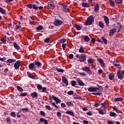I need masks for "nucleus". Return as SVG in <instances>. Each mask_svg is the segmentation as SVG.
<instances>
[{
	"label": "nucleus",
	"mask_w": 124,
	"mask_h": 124,
	"mask_svg": "<svg viewBox=\"0 0 124 124\" xmlns=\"http://www.w3.org/2000/svg\"><path fill=\"white\" fill-rule=\"evenodd\" d=\"M108 124H115V123H114V122H112V121H108Z\"/></svg>",
	"instance_id": "nucleus-64"
},
{
	"label": "nucleus",
	"mask_w": 124,
	"mask_h": 124,
	"mask_svg": "<svg viewBox=\"0 0 124 124\" xmlns=\"http://www.w3.org/2000/svg\"><path fill=\"white\" fill-rule=\"evenodd\" d=\"M26 6L28 8H30V9H31V8H32V5H31V4H27L26 5Z\"/></svg>",
	"instance_id": "nucleus-42"
},
{
	"label": "nucleus",
	"mask_w": 124,
	"mask_h": 124,
	"mask_svg": "<svg viewBox=\"0 0 124 124\" xmlns=\"http://www.w3.org/2000/svg\"><path fill=\"white\" fill-rule=\"evenodd\" d=\"M62 24V22L61 20H58V19H55L54 21V25L55 26H60Z\"/></svg>",
	"instance_id": "nucleus-5"
},
{
	"label": "nucleus",
	"mask_w": 124,
	"mask_h": 124,
	"mask_svg": "<svg viewBox=\"0 0 124 124\" xmlns=\"http://www.w3.org/2000/svg\"><path fill=\"white\" fill-rule=\"evenodd\" d=\"M99 26L100 28H101V29H103V28H104V24L102 21L99 22Z\"/></svg>",
	"instance_id": "nucleus-22"
},
{
	"label": "nucleus",
	"mask_w": 124,
	"mask_h": 124,
	"mask_svg": "<svg viewBox=\"0 0 124 124\" xmlns=\"http://www.w3.org/2000/svg\"><path fill=\"white\" fill-rule=\"evenodd\" d=\"M87 60V56L85 54H81L79 56V62H84Z\"/></svg>",
	"instance_id": "nucleus-2"
},
{
	"label": "nucleus",
	"mask_w": 124,
	"mask_h": 124,
	"mask_svg": "<svg viewBox=\"0 0 124 124\" xmlns=\"http://www.w3.org/2000/svg\"><path fill=\"white\" fill-rule=\"evenodd\" d=\"M115 78V75L113 73H110L108 75V78L111 81L113 80Z\"/></svg>",
	"instance_id": "nucleus-11"
},
{
	"label": "nucleus",
	"mask_w": 124,
	"mask_h": 124,
	"mask_svg": "<svg viewBox=\"0 0 124 124\" xmlns=\"http://www.w3.org/2000/svg\"><path fill=\"white\" fill-rule=\"evenodd\" d=\"M116 31H117V29H113L111 30L109 32V36H112V35H114V34H115V33L116 32Z\"/></svg>",
	"instance_id": "nucleus-7"
},
{
	"label": "nucleus",
	"mask_w": 124,
	"mask_h": 124,
	"mask_svg": "<svg viewBox=\"0 0 124 124\" xmlns=\"http://www.w3.org/2000/svg\"><path fill=\"white\" fill-rule=\"evenodd\" d=\"M66 46V44H62V47L63 51L65 50V46Z\"/></svg>",
	"instance_id": "nucleus-49"
},
{
	"label": "nucleus",
	"mask_w": 124,
	"mask_h": 124,
	"mask_svg": "<svg viewBox=\"0 0 124 124\" xmlns=\"http://www.w3.org/2000/svg\"><path fill=\"white\" fill-rule=\"evenodd\" d=\"M52 104L53 106H54V107H55V108H56V109H59V107H58V106L56 105V103H52Z\"/></svg>",
	"instance_id": "nucleus-55"
},
{
	"label": "nucleus",
	"mask_w": 124,
	"mask_h": 124,
	"mask_svg": "<svg viewBox=\"0 0 124 124\" xmlns=\"http://www.w3.org/2000/svg\"><path fill=\"white\" fill-rule=\"evenodd\" d=\"M16 62V60L14 59H9L7 61V63H12V62Z\"/></svg>",
	"instance_id": "nucleus-14"
},
{
	"label": "nucleus",
	"mask_w": 124,
	"mask_h": 124,
	"mask_svg": "<svg viewBox=\"0 0 124 124\" xmlns=\"http://www.w3.org/2000/svg\"><path fill=\"white\" fill-rule=\"evenodd\" d=\"M26 95H28V93H21L20 94V96H26Z\"/></svg>",
	"instance_id": "nucleus-46"
},
{
	"label": "nucleus",
	"mask_w": 124,
	"mask_h": 124,
	"mask_svg": "<svg viewBox=\"0 0 124 124\" xmlns=\"http://www.w3.org/2000/svg\"><path fill=\"white\" fill-rule=\"evenodd\" d=\"M16 89L19 92H21V93L24 91V89H22V88L19 86H16Z\"/></svg>",
	"instance_id": "nucleus-28"
},
{
	"label": "nucleus",
	"mask_w": 124,
	"mask_h": 124,
	"mask_svg": "<svg viewBox=\"0 0 124 124\" xmlns=\"http://www.w3.org/2000/svg\"><path fill=\"white\" fill-rule=\"evenodd\" d=\"M16 31H21L22 30V27L20 26L16 25Z\"/></svg>",
	"instance_id": "nucleus-34"
},
{
	"label": "nucleus",
	"mask_w": 124,
	"mask_h": 124,
	"mask_svg": "<svg viewBox=\"0 0 124 124\" xmlns=\"http://www.w3.org/2000/svg\"><path fill=\"white\" fill-rule=\"evenodd\" d=\"M84 41H85L86 42H89V41H90V38L89 37V36L86 35L84 37Z\"/></svg>",
	"instance_id": "nucleus-23"
},
{
	"label": "nucleus",
	"mask_w": 124,
	"mask_h": 124,
	"mask_svg": "<svg viewBox=\"0 0 124 124\" xmlns=\"http://www.w3.org/2000/svg\"><path fill=\"white\" fill-rule=\"evenodd\" d=\"M84 47H83V46H81L79 49V53H84Z\"/></svg>",
	"instance_id": "nucleus-37"
},
{
	"label": "nucleus",
	"mask_w": 124,
	"mask_h": 124,
	"mask_svg": "<svg viewBox=\"0 0 124 124\" xmlns=\"http://www.w3.org/2000/svg\"><path fill=\"white\" fill-rule=\"evenodd\" d=\"M13 44L15 49H16V50H20V46H18V45L17 44V43H16V42H14Z\"/></svg>",
	"instance_id": "nucleus-15"
},
{
	"label": "nucleus",
	"mask_w": 124,
	"mask_h": 124,
	"mask_svg": "<svg viewBox=\"0 0 124 124\" xmlns=\"http://www.w3.org/2000/svg\"><path fill=\"white\" fill-rule=\"evenodd\" d=\"M113 64L116 67H117V66H118L120 64V62L117 61V62H113Z\"/></svg>",
	"instance_id": "nucleus-33"
},
{
	"label": "nucleus",
	"mask_w": 124,
	"mask_h": 124,
	"mask_svg": "<svg viewBox=\"0 0 124 124\" xmlns=\"http://www.w3.org/2000/svg\"><path fill=\"white\" fill-rule=\"evenodd\" d=\"M116 115L117 114L115 112H111L109 114V116H110V117H116Z\"/></svg>",
	"instance_id": "nucleus-35"
},
{
	"label": "nucleus",
	"mask_w": 124,
	"mask_h": 124,
	"mask_svg": "<svg viewBox=\"0 0 124 124\" xmlns=\"http://www.w3.org/2000/svg\"><path fill=\"white\" fill-rule=\"evenodd\" d=\"M59 41L61 43H64V42H66V40L65 39H62Z\"/></svg>",
	"instance_id": "nucleus-41"
},
{
	"label": "nucleus",
	"mask_w": 124,
	"mask_h": 124,
	"mask_svg": "<svg viewBox=\"0 0 124 124\" xmlns=\"http://www.w3.org/2000/svg\"><path fill=\"white\" fill-rule=\"evenodd\" d=\"M66 113L68 114V115H70V116H72V117H74V113L73 111H67L66 112Z\"/></svg>",
	"instance_id": "nucleus-21"
},
{
	"label": "nucleus",
	"mask_w": 124,
	"mask_h": 124,
	"mask_svg": "<svg viewBox=\"0 0 124 124\" xmlns=\"http://www.w3.org/2000/svg\"><path fill=\"white\" fill-rule=\"evenodd\" d=\"M37 31H42L43 30V27L42 26H39L36 28Z\"/></svg>",
	"instance_id": "nucleus-29"
},
{
	"label": "nucleus",
	"mask_w": 124,
	"mask_h": 124,
	"mask_svg": "<svg viewBox=\"0 0 124 124\" xmlns=\"http://www.w3.org/2000/svg\"><path fill=\"white\" fill-rule=\"evenodd\" d=\"M21 110L22 111H26V112H28L29 111V108H22Z\"/></svg>",
	"instance_id": "nucleus-54"
},
{
	"label": "nucleus",
	"mask_w": 124,
	"mask_h": 124,
	"mask_svg": "<svg viewBox=\"0 0 124 124\" xmlns=\"http://www.w3.org/2000/svg\"><path fill=\"white\" fill-rule=\"evenodd\" d=\"M46 120L44 119V118H41L40 119V121L39 122V124H40V123H42V124H43V123H45V121H46Z\"/></svg>",
	"instance_id": "nucleus-31"
},
{
	"label": "nucleus",
	"mask_w": 124,
	"mask_h": 124,
	"mask_svg": "<svg viewBox=\"0 0 124 124\" xmlns=\"http://www.w3.org/2000/svg\"><path fill=\"white\" fill-rule=\"evenodd\" d=\"M11 115L12 117H14V118H15V117H16V113H15V112H12L11 113Z\"/></svg>",
	"instance_id": "nucleus-48"
},
{
	"label": "nucleus",
	"mask_w": 124,
	"mask_h": 124,
	"mask_svg": "<svg viewBox=\"0 0 124 124\" xmlns=\"http://www.w3.org/2000/svg\"><path fill=\"white\" fill-rule=\"evenodd\" d=\"M57 116L58 117H62V113L60 112H57Z\"/></svg>",
	"instance_id": "nucleus-57"
},
{
	"label": "nucleus",
	"mask_w": 124,
	"mask_h": 124,
	"mask_svg": "<svg viewBox=\"0 0 124 124\" xmlns=\"http://www.w3.org/2000/svg\"><path fill=\"white\" fill-rule=\"evenodd\" d=\"M62 11H64V12H68V11H69V9L67 8V7L64 8L62 9Z\"/></svg>",
	"instance_id": "nucleus-40"
},
{
	"label": "nucleus",
	"mask_w": 124,
	"mask_h": 124,
	"mask_svg": "<svg viewBox=\"0 0 124 124\" xmlns=\"http://www.w3.org/2000/svg\"><path fill=\"white\" fill-rule=\"evenodd\" d=\"M29 67L30 69H35V68H34V63H33L30 64Z\"/></svg>",
	"instance_id": "nucleus-19"
},
{
	"label": "nucleus",
	"mask_w": 124,
	"mask_h": 124,
	"mask_svg": "<svg viewBox=\"0 0 124 124\" xmlns=\"http://www.w3.org/2000/svg\"><path fill=\"white\" fill-rule=\"evenodd\" d=\"M45 42H46V43H49L50 42V38H46L45 39Z\"/></svg>",
	"instance_id": "nucleus-43"
},
{
	"label": "nucleus",
	"mask_w": 124,
	"mask_h": 124,
	"mask_svg": "<svg viewBox=\"0 0 124 124\" xmlns=\"http://www.w3.org/2000/svg\"><path fill=\"white\" fill-rule=\"evenodd\" d=\"M78 83L79 86H85V83L81 80H78Z\"/></svg>",
	"instance_id": "nucleus-20"
},
{
	"label": "nucleus",
	"mask_w": 124,
	"mask_h": 124,
	"mask_svg": "<svg viewBox=\"0 0 124 124\" xmlns=\"http://www.w3.org/2000/svg\"><path fill=\"white\" fill-rule=\"evenodd\" d=\"M52 98L54 99V100L56 102L57 104H58V103H61V100H60V99H59V98H58V97H57L56 96H54L53 95H52V96H49L50 100H51Z\"/></svg>",
	"instance_id": "nucleus-3"
},
{
	"label": "nucleus",
	"mask_w": 124,
	"mask_h": 124,
	"mask_svg": "<svg viewBox=\"0 0 124 124\" xmlns=\"http://www.w3.org/2000/svg\"><path fill=\"white\" fill-rule=\"evenodd\" d=\"M68 94H69V95H71L72 94H73L74 93V92L72 91H70L67 92Z\"/></svg>",
	"instance_id": "nucleus-47"
},
{
	"label": "nucleus",
	"mask_w": 124,
	"mask_h": 124,
	"mask_svg": "<svg viewBox=\"0 0 124 124\" xmlns=\"http://www.w3.org/2000/svg\"><path fill=\"white\" fill-rule=\"evenodd\" d=\"M40 114H41V115H42V116H44V117H45V112L43 111H41L40 112Z\"/></svg>",
	"instance_id": "nucleus-53"
},
{
	"label": "nucleus",
	"mask_w": 124,
	"mask_h": 124,
	"mask_svg": "<svg viewBox=\"0 0 124 124\" xmlns=\"http://www.w3.org/2000/svg\"><path fill=\"white\" fill-rule=\"evenodd\" d=\"M88 62L89 63H93V60L90 59L88 61Z\"/></svg>",
	"instance_id": "nucleus-56"
},
{
	"label": "nucleus",
	"mask_w": 124,
	"mask_h": 124,
	"mask_svg": "<svg viewBox=\"0 0 124 124\" xmlns=\"http://www.w3.org/2000/svg\"><path fill=\"white\" fill-rule=\"evenodd\" d=\"M97 61H98V62H99L100 63H101V62H103V60H102L101 59H98Z\"/></svg>",
	"instance_id": "nucleus-58"
},
{
	"label": "nucleus",
	"mask_w": 124,
	"mask_h": 124,
	"mask_svg": "<svg viewBox=\"0 0 124 124\" xmlns=\"http://www.w3.org/2000/svg\"><path fill=\"white\" fill-rule=\"evenodd\" d=\"M82 70L84 71H86V72H88V74H92V71H91V69H90V67H82Z\"/></svg>",
	"instance_id": "nucleus-4"
},
{
	"label": "nucleus",
	"mask_w": 124,
	"mask_h": 124,
	"mask_svg": "<svg viewBox=\"0 0 124 124\" xmlns=\"http://www.w3.org/2000/svg\"><path fill=\"white\" fill-rule=\"evenodd\" d=\"M71 85L73 87H75L76 86V81L73 80L71 81Z\"/></svg>",
	"instance_id": "nucleus-38"
},
{
	"label": "nucleus",
	"mask_w": 124,
	"mask_h": 124,
	"mask_svg": "<svg viewBox=\"0 0 124 124\" xmlns=\"http://www.w3.org/2000/svg\"><path fill=\"white\" fill-rule=\"evenodd\" d=\"M32 8L35 10H37L38 9V7H37V6L34 4L32 5Z\"/></svg>",
	"instance_id": "nucleus-30"
},
{
	"label": "nucleus",
	"mask_w": 124,
	"mask_h": 124,
	"mask_svg": "<svg viewBox=\"0 0 124 124\" xmlns=\"http://www.w3.org/2000/svg\"><path fill=\"white\" fill-rule=\"evenodd\" d=\"M27 75L29 76V77H30V78H31L32 77V76H31V73L28 72H27Z\"/></svg>",
	"instance_id": "nucleus-61"
},
{
	"label": "nucleus",
	"mask_w": 124,
	"mask_h": 124,
	"mask_svg": "<svg viewBox=\"0 0 124 124\" xmlns=\"http://www.w3.org/2000/svg\"><path fill=\"white\" fill-rule=\"evenodd\" d=\"M37 88L38 90H41L42 89V86H41V85L37 84Z\"/></svg>",
	"instance_id": "nucleus-45"
},
{
	"label": "nucleus",
	"mask_w": 124,
	"mask_h": 124,
	"mask_svg": "<svg viewBox=\"0 0 124 124\" xmlns=\"http://www.w3.org/2000/svg\"><path fill=\"white\" fill-rule=\"evenodd\" d=\"M1 41H2V42L3 43H6V39H3V38H2V39H1Z\"/></svg>",
	"instance_id": "nucleus-60"
},
{
	"label": "nucleus",
	"mask_w": 124,
	"mask_h": 124,
	"mask_svg": "<svg viewBox=\"0 0 124 124\" xmlns=\"http://www.w3.org/2000/svg\"><path fill=\"white\" fill-rule=\"evenodd\" d=\"M83 7H90V4L86 2H83L82 4Z\"/></svg>",
	"instance_id": "nucleus-16"
},
{
	"label": "nucleus",
	"mask_w": 124,
	"mask_h": 124,
	"mask_svg": "<svg viewBox=\"0 0 124 124\" xmlns=\"http://www.w3.org/2000/svg\"><path fill=\"white\" fill-rule=\"evenodd\" d=\"M99 9V6H98V4H96L94 7V11L95 12H98V10Z\"/></svg>",
	"instance_id": "nucleus-18"
},
{
	"label": "nucleus",
	"mask_w": 124,
	"mask_h": 124,
	"mask_svg": "<svg viewBox=\"0 0 124 124\" xmlns=\"http://www.w3.org/2000/svg\"><path fill=\"white\" fill-rule=\"evenodd\" d=\"M46 109H47V110H51V108L50 106H47V105L46 106Z\"/></svg>",
	"instance_id": "nucleus-50"
},
{
	"label": "nucleus",
	"mask_w": 124,
	"mask_h": 124,
	"mask_svg": "<svg viewBox=\"0 0 124 124\" xmlns=\"http://www.w3.org/2000/svg\"><path fill=\"white\" fill-rule=\"evenodd\" d=\"M6 122L8 124H11V120H10V118H7L6 119Z\"/></svg>",
	"instance_id": "nucleus-44"
},
{
	"label": "nucleus",
	"mask_w": 124,
	"mask_h": 124,
	"mask_svg": "<svg viewBox=\"0 0 124 124\" xmlns=\"http://www.w3.org/2000/svg\"><path fill=\"white\" fill-rule=\"evenodd\" d=\"M97 90H98V88L94 87H90L88 88V91L90 92V93L93 92H96Z\"/></svg>",
	"instance_id": "nucleus-10"
},
{
	"label": "nucleus",
	"mask_w": 124,
	"mask_h": 124,
	"mask_svg": "<svg viewBox=\"0 0 124 124\" xmlns=\"http://www.w3.org/2000/svg\"><path fill=\"white\" fill-rule=\"evenodd\" d=\"M115 1L116 3H122V0H115Z\"/></svg>",
	"instance_id": "nucleus-51"
},
{
	"label": "nucleus",
	"mask_w": 124,
	"mask_h": 124,
	"mask_svg": "<svg viewBox=\"0 0 124 124\" xmlns=\"http://www.w3.org/2000/svg\"><path fill=\"white\" fill-rule=\"evenodd\" d=\"M93 22H94L93 17L90 16L86 20L85 25L86 26H90L93 24Z\"/></svg>",
	"instance_id": "nucleus-1"
},
{
	"label": "nucleus",
	"mask_w": 124,
	"mask_h": 124,
	"mask_svg": "<svg viewBox=\"0 0 124 124\" xmlns=\"http://www.w3.org/2000/svg\"><path fill=\"white\" fill-rule=\"evenodd\" d=\"M104 18L107 26H109V18L108 17L105 16H104Z\"/></svg>",
	"instance_id": "nucleus-13"
},
{
	"label": "nucleus",
	"mask_w": 124,
	"mask_h": 124,
	"mask_svg": "<svg viewBox=\"0 0 124 124\" xmlns=\"http://www.w3.org/2000/svg\"><path fill=\"white\" fill-rule=\"evenodd\" d=\"M123 100H124V98L122 97L116 98L114 99L115 102H117V101H123Z\"/></svg>",
	"instance_id": "nucleus-17"
},
{
	"label": "nucleus",
	"mask_w": 124,
	"mask_h": 124,
	"mask_svg": "<svg viewBox=\"0 0 124 124\" xmlns=\"http://www.w3.org/2000/svg\"><path fill=\"white\" fill-rule=\"evenodd\" d=\"M35 65L37 66H41V63H40L39 62L37 61L35 62Z\"/></svg>",
	"instance_id": "nucleus-39"
},
{
	"label": "nucleus",
	"mask_w": 124,
	"mask_h": 124,
	"mask_svg": "<svg viewBox=\"0 0 124 124\" xmlns=\"http://www.w3.org/2000/svg\"><path fill=\"white\" fill-rule=\"evenodd\" d=\"M15 69H19L20 67V61H17L14 64Z\"/></svg>",
	"instance_id": "nucleus-9"
},
{
	"label": "nucleus",
	"mask_w": 124,
	"mask_h": 124,
	"mask_svg": "<svg viewBox=\"0 0 124 124\" xmlns=\"http://www.w3.org/2000/svg\"><path fill=\"white\" fill-rule=\"evenodd\" d=\"M0 13H1L2 14H4L5 13H6V11L5 10H4L3 9H2V8L0 7Z\"/></svg>",
	"instance_id": "nucleus-32"
},
{
	"label": "nucleus",
	"mask_w": 124,
	"mask_h": 124,
	"mask_svg": "<svg viewBox=\"0 0 124 124\" xmlns=\"http://www.w3.org/2000/svg\"><path fill=\"white\" fill-rule=\"evenodd\" d=\"M102 72H103V71L101 69H99L98 71V73H99V75H100Z\"/></svg>",
	"instance_id": "nucleus-59"
},
{
	"label": "nucleus",
	"mask_w": 124,
	"mask_h": 124,
	"mask_svg": "<svg viewBox=\"0 0 124 124\" xmlns=\"http://www.w3.org/2000/svg\"><path fill=\"white\" fill-rule=\"evenodd\" d=\"M62 80L63 83L66 84V86H67V85H68V80H67V79H66V78H65V77L63 76Z\"/></svg>",
	"instance_id": "nucleus-12"
},
{
	"label": "nucleus",
	"mask_w": 124,
	"mask_h": 124,
	"mask_svg": "<svg viewBox=\"0 0 124 124\" xmlns=\"http://www.w3.org/2000/svg\"><path fill=\"white\" fill-rule=\"evenodd\" d=\"M101 105L103 107H105V106H107V105L105 103H102Z\"/></svg>",
	"instance_id": "nucleus-63"
},
{
	"label": "nucleus",
	"mask_w": 124,
	"mask_h": 124,
	"mask_svg": "<svg viewBox=\"0 0 124 124\" xmlns=\"http://www.w3.org/2000/svg\"><path fill=\"white\" fill-rule=\"evenodd\" d=\"M73 57H74V56H73V54H70L69 56V59H70L71 60L72 59H73Z\"/></svg>",
	"instance_id": "nucleus-62"
},
{
	"label": "nucleus",
	"mask_w": 124,
	"mask_h": 124,
	"mask_svg": "<svg viewBox=\"0 0 124 124\" xmlns=\"http://www.w3.org/2000/svg\"><path fill=\"white\" fill-rule=\"evenodd\" d=\"M48 7L50 9H54L55 8V4L53 3L52 2H48Z\"/></svg>",
	"instance_id": "nucleus-8"
},
{
	"label": "nucleus",
	"mask_w": 124,
	"mask_h": 124,
	"mask_svg": "<svg viewBox=\"0 0 124 124\" xmlns=\"http://www.w3.org/2000/svg\"><path fill=\"white\" fill-rule=\"evenodd\" d=\"M102 40H103V42H104L105 44L106 45L107 44V39L105 38V37L103 36L101 37Z\"/></svg>",
	"instance_id": "nucleus-27"
},
{
	"label": "nucleus",
	"mask_w": 124,
	"mask_h": 124,
	"mask_svg": "<svg viewBox=\"0 0 124 124\" xmlns=\"http://www.w3.org/2000/svg\"><path fill=\"white\" fill-rule=\"evenodd\" d=\"M109 4L112 6V7H114L115 6V2L112 0H109Z\"/></svg>",
	"instance_id": "nucleus-25"
},
{
	"label": "nucleus",
	"mask_w": 124,
	"mask_h": 124,
	"mask_svg": "<svg viewBox=\"0 0 124 124\" xmlns=\"http://www.w3.org/2000/svg\"><path fill=\"white\" fill-rule=\"evenodd\" d=\"M75 28L78 30V31H80V30H81V27H80V25H78V24L75 25Z\"/></svg>",
	"instance_id": "nucleus-36"
},
{
	"label": "nucleus",
	"mask_w": 124,
	"mask_h": 124,
	"mask_svg": "<svg viewBox=\"0 0 124 124\" xmlns=\"http://www.w3.org/2000/svg\"><path fill=\"white\" fill-rule=\"evenodd\" d=\"M117 75H118V79H120V80H123L124 79V77L122 75V73H121V70H118L117 71Z\"/></svg>",
	"instance_id": "nucleus-6"
},
{
	"label": "nucleus",
	"mask_w": 124,
	"mask_h": 124,
	"mask_svg": "<svg viewBox=\"0 0 124 124\" xmlns=\"http://www.w3.org/2000/svg\"><path fill=\"white\" fill-rule=\"evenodd\" d=\"M31 96H32V97H37L38 95H37V93L34 92L33 93H31Z\"/></svg>",
	"instance_id": "nucleus-26"
},
{
	"label": "nucleus",
	"mask_w": 124,
	"mask_h": 124,
	"mask_svg": "<svg viewBox=\"0 0 124 124\" xmlns=\"http://www.w3.org/2000/svg\"><path fill=\"white\" fill-rule=\"evenodd\" d=\"M66 105H67V106H71V105H73V104L70 102H69L66 103Z\"/></svg>",
	"instance_id": "nucleus-52"
},
{
	"label": "nucleus",
	"mask_w": 124,
	"mask_h": 124,
	"mask_svg": "<svg viewBox=\"0 0 124 124\" xmlns=\"http://www.w3.org/2000/svg\"><path fill=\"white\" fill-rule=\"evenodd\" d=\"M56 70L57 71H58V72H60L61 73H63V71H64L63 69L59 68H56Z\"/></svg>",
	"instance_id": "nucleus-24"
}]
</instances>
